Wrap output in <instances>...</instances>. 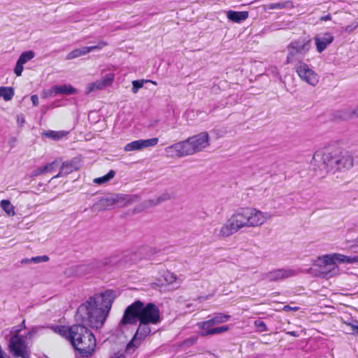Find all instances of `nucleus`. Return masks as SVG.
<instances>
[{
	"label": "nucleus",
	"mask_w": 358,
	"mask_h": 358,
	"mask_svg": "<svg viewBox=\"0 0 358 358\" xmlns=\"http://www.w3.org/2000/svg\"><path fill=\"white\" fill-rule=\"evenodd\" d=\"M117 297L116 292L107 289L105 292L90 296L77 309L76 319L81 324L73 325V336L71 345L80 356L89 357L92 355L96 345L92 329H101L108 316L112 304Z\"/></svg>",
	"instance_id": "nucleus-1"
},
{
	"label": "nucleus",
	"mask_w": 358,
	"mask_h": 358,
	"mask_svg": "<svg viewBox=\"0 0 358 358\" xmlns=\"http://www.w3.org/2000/svg\"><path fill=\"white\" fill-rule=\"evenodd\" d=\"M162 320L161 313L157 305L153 303L145 304L140 300H136L126 308L119 325H134L138 322L156 325L159 324Z\"/></svg>",
	"instance_id": "nucleus-2"
},
{
	"label": "nucleus",
	"mask_w": 358,
	"mask_h": 358,
	"mask_svg": "<svg viewBox=\"0 0 358 358\" xmlns=\"http://www.w3.org/2000/svg\"><path fill=\"white\" fill-rule=\"evenodd\" d=\"M210 136L203 131L189 137L185 141L174 143L166 148L167 152H174L178 157L194 155L209 146Z\"/></svg>",
	"instance_id": "nucleus-3"
},
{
	"label": "nucleus",
	"mask_w": 358,
	"mask_h": 358,
	"mask_svg": "<svg viewBox=\"0 0 358 358\" xmlns=\"http://www.w3.org/2000/svg\"><path fill=\"white\" fill-rule=\"evenodd\" d=\"M322 161L324 168L327 172L333 173L337 171H344L353 166L354 159L348 152L334 151L331 152H324L320 155L315 152L313 157L312 161H317V159ZM313 163V162H311Z\"/></svg>",
	"instance_id": "nucleus-4"
},
{
	"label": "nucleus",
	"mask_w": 358,
	"mask_h": 358,
	"mask_svg": "<svg viewBox=\"0 0 358 358\" xmlns=\"http://www.w3.org/2000/svg\"><path fill=\"white\" fill-rule=\"evenodd\" d=\"M230 217L238 229H241L243 227L260 226L270 219L271 215L255 208H243L236 210Z\"/></svg>",
	"instance_id": "nucleus-5"
},
{
	"label": "nucleus",
	"mask_w": 358,
	"mask_h": 358,
	"mask_svg": "<svg viewBox=\"0 0 358 358\" xmlns=\"http://www.w3.org/2000/svg\"><path fill=\"white\" fill-rule=\"evenodd\" d=\"M138 194H113L100 198L93 206L99 211L106 210L110 208H124L138 202Z\"/></svg>",
	"instance_id": "nucleus-6"
},
{
	"label": "nucleus",
	"mask_w": 358,
	"mask_h": 358,
	"mask_svg": "<svg viewBox=\"0 0 358 358\" xmlns=\"http://www.w3.org/2000/svg\"><path fill=\"white\" fill-rule=\"evenodd\" d=\"M320 266H323L322 273L323 277L332 276L338 269L337 263L355 264L358 263V256H347L339 253H333L324 255L318 260Z\"/></svg>",
	"instance_id": "nucleus-7"
},
{
	"label": "nucleus",
	"mask_w": 358,
	"mask_h": 358,
	"mask_svg": "<svg viewBox=\"0 0 358 358\" xmlns=\"http://www.w3.org/2000/svg\"><path fill=\"white\" fill-rule=\"evenodd\" d=\"M311 47V39L309 37H300L293 40L287 46V64H299L303 63V59Z\"/></svg>",
	"instance_id": "nucleus-8"
},
{
	"label": "nucleus",
	"mask_w": 358,
	"mask_h": 358,
	"mask_svg": "<svg viewBox=\"0 0 358 358\" xmlns=\"http://www.w3.org/2000/svg\"><path fill=\"white\" fill-rule=\"evenodd\" d=\"M138 326L137 329L131 338L127 343L125 348V352L131 355L141 345L142 342L148 337L151 333L150 325L151 324L138 322Z\"/></svg>",
	"instance_id": "nucleus-9"
},
{
	"label": "nucleus",
	"mask_w": 358,
	"mask_h": 358,
	"mask_svg": "<svg viewBox=\"0 0 358 358\" xmlns=\"http://www.w3.org/2000/svg\"><path fill=\"white\" fill-rule=\"evenodd\" d=\"M296 71L301 80L312 86L318 83L317 74L306 63H300L295 66Z\"/></svg>",
	"instance_id": "nucleus-10"
},
{
	"label": "nucleus",
	"mask_w": 358,
	"mask_h": 358,
	"mask_svg": "<svg viewBox=\"0 0 358 358\" xmlns=\"http://www.w3.org/2000/svg\"><path fill=\"white\" fill-rule=\"evenodd\" d=\"M27 343L22 336L12 335L8 343V350L15 357L22 356V352L27 350Z\"/></svg>",
	"instance_id": "nucleus-11"
},
{
	"label": "nucleus",
	"mask_w": 358,
	"mask_h": 358,
	"mask_svg": "<svg viewBox=\"0 0 358 358\" xmlns=\"http://www.w3.org/2000/svg\"><path fill=\"white\" fill-rule=\"evenodd\" d=\"M295 274V271L292 269H275L265 273L264 275V279L271 282L279 281L294 276Z\"/></svg>",
	"instance_id": "nucleus-12"
},
{
	"label": "nucleus",
	"mask_w": 358,
	"mask_h": 358,
	"mask_svg": "<svg viewBox=\"0 0 358 358\" xmlns=\"http://www.w3.org/2000/svg\"><path fill=\"white\" fill-rule=\"evenodd\" d=\"M81 166V160L79 157H74L71 160L64 162L59 173L52 178H57L59 176H67L71 173L78 171Z\"/></svg>",
	"instance_id": "nucleus-13"
},
{
	"label": "nucleus",
	"mask_w": 358,
	"mask_h": 358,
	"mask_svg": "<svg viewBox=\"0 0 358 358\" xmlns=\"http://www.w3.org/2000/svg\"><path fill=\"white\" fill-rule=\"evenodd\" d=\"M123 257V254L115 255L101 260L96 261L94 264L97 268L106 270V266L112 267L122 265L124 262Z\"/></svg>",
	"instance_id": "nucleus-14"
},
{
	"label": "nucleus",
	"mask_w": 358,
	"mask_h": 358,
	"mask_svg": "<svg viewBox=\"0 0 358 358\" xmlns=\"http://www.w3.org/2000/svg\"><path fill=\"white\" fill-rule=\"evenodd\" d=\"M107 45H108L107 42L100 41L96 45L88 46V47H82L80 48L75 49V50H72L71 52H70L67 55L66 59H72L74 58L79 57L85 55L93 50H101L103 48H104L105 46H106Z\"/></svg>",
	"instance_id": "nucleus-15"
},
{
	"label": "nucleus",
	"mask_w": 358,
	"mask_h": 358,
	"mask_svg": "<svg viewBox=\"0 0 358 358\" xmlns=\"http://www.w3.org/2000/svg\"><path fill=\"white\" fill-rule=\"evenodd\" d=\"M171 199V196L169 193L164 192L156 199L145 200L142 202L140 205L134 208V211L140 213L146 208H149L155 206L162 202L168 201Z\"/></svg>",
	"instance_id": "nucleus-16"
},
{
	"label": "nucleus",
	"mask_w": 358,
	"mask_h": 358,
	"mask_svg": "<svg viewBox=\"0 0 358 358\" xmlns=\"http://www.w3.org/2000/svg\"><path fill=\"white\" fill-rule=\"evenodd\" d=\"M231 318V315L224 314L222 313H217L214 315V316L206 321H203L201 322H199L197 326L199 329H208V327H212L214 325L222 324L227 322Z\"/></svg>",
	"instance_id": "nucleus-17"
},
{
	"label": "nucleus",
	"mask_w": 358,
	"mask_h": 358,
	"mask_svg": "<svg viewBox=\"0 0 358 358\" xmlns=\"http://www.w3.org/2000/svg\"><path fill=\"white\" fill-rule=\"evenodd\" d=\"M114 80V75L111 73L106 74L101 80H96L94 83H90L86 90V94L101 90L105 87L110 85Z\"/></svg>",
	"instance_id": "nucleus-18"
},
{
	"label": "nucleus",
	"mask_w": 358,
	"mask_h": 358,
	"mask_svg": "<svg viewBox=\"0 0 358 358\" xmlns=\"http://www.w3.org/2000/svg\"><path fill=\"white\" fill-rule=\"evenodd\" d=\"M334 39V36L329 32L324 34L322 36H316L315 41L317 50L319 52H323L327 45L333 42Z\"/></svg>",
	"instance_id": "nucleus-19"
},
{
	"label": "nucleus",
	"mask_w": 358,
	"mask_h": 358,
	"mask_svg": "<svg viewBox=\"0 0 358 358\" xmlns=\"http://www.w3.org/2000/svg\"><path fill=\"white\" fill-rule=\"evenodd\" d=\"M77 93V90L71 85H55L49 92L50 96H56L57 94L71 95Z\"/></svg>",
	"instance_id": "nucleus-20"
},
{
	"label": "nucleus",
	"mask_w": 358,
	"mask_h": 358,
	"mask_svg": "<svg viewBox=\"0 0 358 358\" xmlns=\"http://www.w3.org/2000/svg\"><path fill=\"white\" fill-rule=\"evenodd\" d=\"M238 228L230 217L227 220L224 224L220 228V235L222 237H229L238 231Z\"/></svg>",
	"instance_id": "nucleus-21"
},
{
	"label": "nucleus",
	"mask_w": 358,
	"mask_h": 358,
	"mask_svg": "<svg viewBox=\"0 0 358 358\" xmlns=\"http://www.w3.org/2000/svg\"><path fill=\"white\" fill-rule=\"evenodd\" d=\"M249 13L248 11H234V10H228L227 12V18L236 23H241V22L245 20L248 17Z\"/></svg>",
	"instance_id": "nucleus-22"
},
{
	"label": "nucleus",
	"mask_w": 358,
	"mask_h": 358,
	"mask_svg": "<svg viewBox=\"0 0 358 358\" xmlns=\"http://www.w3.org/2000/svg\"><path fill=\"white\" fill-rule=\"evenodd\" d=\"M229 329L228 325H224L218 327H208V329H201L202 331L199 332L201 336H206L208 335L220 334Z\"/></svg>",
	"instance_id": "nucleus-23"
},
{
	"label": "nucleus",
	"mask_w": 358,
	"mask_h": 358,
	"mask_svg": "<svg viewBox=\"0 0 358 358\" xmlns=\"http://www.w3.org/2000/svg\"><path fill=\"white\" fill-rule=\"evenodd\" d=\"M69 131L48 130L41 133L42 137L48 138L53 141H59L67 136Z\"/></svg>",
	"instance_id": "nucleus-24"
},
{
	"label": "nucleus",
	"mask_w": 358,
	"mask_h": 358,
	"mask_svg": "<svg viewBox=\"0 0 358 358\" xmlns=\"http://www.w3.org/2000/svg\"><path fill=\"white\" fill-rule=\"evenodd\" d=\"M54 331L64 338H67L70 342L73 336V326L67 327L66 326H56L53 327Z\"/></svg>",
	"instance_id": "nucleus-25"
},
{
	"label": "nucleus",
	"mask_w": 358,
	"mask_h": 358,
	"mask_svg": "<svg viewBox=\"0 0 358 358\" xmlns=\"http://www.w3.org/2000/svg\"><path fill=\"white\" fill-rule=\"evenodd\" d=\"M336 117L343 120H348L354 117H358V106L353 110L345 109L338 111Z\"/></svg>",
	"instance_id": "nucleus-26"
},
{
	"label": "nucleus",
	"mask_w": 358,
	"mask_h": 358,
	"mask_svg": "<svg viewBox=\"0 0 358 358\" xmlns=\"http://www.w3.org/2000/svg\"><path fill=\"white\" fill-rule=\"evenodd\" d=\"M341 321L343 324L349 327L346 331V334L355 335V331L358 329V321L351 317H342Z\"/></svg>",
	"instance_id": "nucleus-27"
},
{
	"label": "nucleus",
	"mask_w": 358,
	"mask_h": 358,
	"mask_svg": "<svg viewBox=\"0 0 358 358\" xmlns=\"http://www.w3.org/2000/svg\"><path fill=\"white\" fill-rule=\"evenodd\" d=\"M14 94L15 91L12 87L0 86V97H2L6 101L11 100Z\"/></svg>",
	"instance_id": "nucleus-28"
},
{
	"label": "nucleus",
	"mask_w": 358,
	"mask_h": 358,
	"mask_svg": "<svg viewBox=\"0 0 358 358\" xmlns=\"http://www.w3.org/2000/svg\"><path fill=\"white\" fill-rule=\"evenodd\" d=\"M0 206L5 211L7 215L14 216L15 215V207L11 204L9 200H1L0 202Z\"/></svg>",
	"instance_id": "nucleus-29"
},
{
	"label": "nucleus",
	"mask_w": 358,
	"mask_h": 358,
	"mask_svg": "<svg viewBox=\"0 0 358 358\" xmlns=\"http://www.w3.org/2000/svg\"><path fill=\"white\" fill-rule=\"evenodd\" d=\"M293 7V3L291 1L271 3L268 6L270 9H282L285 8H292Z\"/></svg>",
	"instance_id": "nucleus-30"
},
{
	"label": "nucleus",
	"mask_w": 358,
	"mask_h": 358,
	"mask_svg": "<svg viewBox=\"0 0 358 358\" xmlns=\"http://www.w3.org/2000/svg\"><path fill=\"white\" fill-rule=\"evenodd\" d=\"M35 56V53L32 50L23 52L18 58V61L24 64L28 61L32 59Z\"/></svg>",
	"instance_id": "nucleus-31"
},
{
	"label": "nucleus",
	"mask_w": 358,
	"mask_h": 358,
	"mask_svg": "<svg viewBox=\"0 0 358 358\" xmlns=\"http://www.w3.org/2000/svg\"><path fill=\"white\" fill-rule=\"evenodd\" d=\"M139 141H140L141 149H143L144 148L155 146L158 143L159 139H158V138H152L145 139V140L140 139Z\"/></svg>",
	"instance_id": "nucleus-32"
},
{
	"label": "nucleus",
	"mask_w": 358,
	"mask_h": 358,
	"mask_svg": "<svg viewBox=\"0 0 358 358\" xmlns=\"http://www.w3.org/2000/svg\"><path fill=\"white\" fill-rule=\"evenodd\" d=\"M124 150L127 152L136 151L141 150V143L139 140L134 141L129 143H127L124 146Z\"/></svg>",
	"instance_id": "nucleus-33"
},
{
	"label": "nucleus",
	"mask_w": 358,
	"mask_h": 358,
	"mask_svg": "<svg viewBox=\"0 0 358 358\" xmlns=\"http://www.w3.org/2000/svg\"><path fill=\"white\" fill-rule=\"evenodd\" d=\"M155 253V250L149 246L143 247L140 250V254L143 255V258L150 259Z\"/></svg>",
	"instance_id": "nucleus-34"
},
{
	"label": "nucleus",
	"mask_w": 358,
	"mask_h": 358,
	"mask_svg": "<svg viewBox=\"0 0 358 358\" xmlns=\"http://www.w3.org/2000/svg\"><path fill=\"white\" fill-rule=\"evenodd\" d=\"M149 82V80H136L132 82V89L131 91L133 93L136 94L140 88L143 87L145 83Z\"/></svg>",
	"instance_id": "nucleus-35"
},
{
	"label": "nucleus",
	"mask_w": 358,
	"mask_h": 358,
	"mask_svg": "<svg viewBox=\"0 0 358 358\" xmlns=\"http://www.w3.org/2000/svg\"><path fill=\"white\" fill-rule=\"evenodd\" d=\"M198 340V337L194 336L185 339L180 344V347L189 348L194 345Z\"/></svg>",
	"instance_id": "nucleus-36"
},
{
	"label": "nucleus",
	"mask_w": 358,
	"mask_h": 358,
	"mask_svg": "<svg viewBox=\"0 0 358 358\" xmlns=\"http://www.w3.org/2000/svg\"><path fill=\"white\" fill-rule=\"evenodd\" d=\"M255 327L259 332L267 331L268 329L264 322L261 320H257L254 322Z\"/></svg>",
	"instance_id": "nucleus-37"
},
{
	"label": "nucleus",
	"mask_w": 358,
	"mask_h": 358,
	"mask_svg": "<svg viewBox=\"0 0 358 358\" xmlns=\"http://www.w3.org/2000/svg\"><path fill=\"white\" fill-rule=\"evenodd\" d=\"M58 166V163L57 160H55L50 163H48L45 165L43 166V170L45 173H50L52 172L56 167Z\"/></svg>",
	"instance_id": "nucleus-38"
},
{
	"label": "nucleus",
	"mask_w": 358,
	"mask_h": 358,
	"mask_svg": "<svg viewBox=\"0 0 358 358\" xmlns=\"http://www.w3.org/2000/svg\"><path fill=\"white\" fill-rule=\"evenodd\" d=\"M25 328H26V326H25V320H24L21 324H20L19 325H17V326L13 327L12 328V329H11L10 333H11L13 335H20V331H21L23 329H25Z\"/></svg>",
	"instance_id": "nucleus-39"
},
{
	"label": "nucleus",
	"mask_w": 358,
	"mask_h": 358,
	"mask_svg": "<svg viewBox=\"0 0 358 358\" xmlns=\"http://www.w3.org/2000/svg\"><path fill=\"white\" fill-rule=\"evenodd\" d=\"M164 277L165 281L169 284L173 283V282L176 281V280L177 278L176 275L174 273H170L169 271H167L164 273Z\"/></svg>",
	"instance_id": "nucleus-40"
},
{
	"label": "nucleus",
	"mask_w": 358,
	"mask_h": 358,
	"mask_svg": "<svg viewBox=\"0 0 358 358\" xmlns=\"http://www.w3.org/2000/svg\"><path fill=\"white\" fill-rule=\"evenodd\" d=\"M49 260V257L47 255L37 256L31 258L32 263L38 264L41 262H46Z\"/></svg>",
	"instance_id": "nucleus-41"
},
{
	"label": "nucleus",
	"mask_w": 358,
	"mask_h": 358,
	"mask_svg": "<svg viewBox=\"0 0 358 358\" xmlns=\"http://www.w3.org/2000/svg\"><path fill=\"white\" fill-rule=\"evenodd\" d=\"M24 69L23 64L20 62L18 60L16 62L15 67L14 69V72L17 76H20L22 75V71Z\"/></svg>",
	"instance_id": "nucleus-42"
},
{
	"label": "nucleus",
	"mask_w": 358,
	"mask_h": 358,
	"mask_svg": "<svg viewBox=\"0 0 358 358\" xmlns=\"http://www.w3.org/2000/svg\"><path fill=\"white\" fill-rule=\"evenodd\" d=\"M38 329V327H34L29 331H28L24 336H22L24 340L31 339L37 333Z\"/></svg>",
	"instance_id": "nucleus-43"
},
{
	"label": "nucleus",
	"mask_w": 358,
	"mask_h": 358,
	"mask_svg": "<svg viewBox=\"0 0 358 358\" xmlns=\"http://www.w3.org/2000/svg\"><path fill=\"white\" fill-rule=\"evenodd\" d=\"M44 173H45L43 170V167L40 166L31 171V176L34 177V176H37L42 175Z\"/></svg>",
	"instance_id": "nucleus-44"
},
{
	"label": "nucleus",
	"mask_w": 358,
	"mask_h": 358,
	"mask_svg": "<svg viewBox=\"0 0 358 358\" xmlns=\"http://www.w3.org/2000/svg\"><path fill=\"white\" fill-rule=\"evenodd\" d=\"M358 27V23L357 22H353L351 24H349L345 27V32L350 33L353 31L355 29H356Z\"/></svg>",
	"instance_id": "nucleus-45"
},
{
	"label": "nucleus",
	"mask_w": 358,
	"mask_h": 358,
	"mask_svg": "<svg viewBox=\"0 0 358 358\" xmlns=\"http://www.w3.org/2000/svg\"><path fill=\"white\" fill-rule=\"evenodd\" d=\"M126 354L127 353L126 352ZM110 358H126L125 351L124 352L120 351L114 352L110 355Z\"/></svg>",
	"instance_id": "nucleus-46"
},
{
	"label": "nucleus",
	"mask_w": 358,
	"mask_h": 358,
	"mask_svg": "<svg viewBox=\"0 0 358 358\" xmlns=\"http://www.w3.org/2000/svg\"><path fill=\"white\" fill-rule=\"evenodd\" d=\"M17 142V138L15 136H11L8 141V145L11 148H13L16 145V143Z\"/></svg>",
	"instance_id": "nucleus-47"
},
{
	"label": "nucleus",
	"mask_w": 358,
	"mask_h": 358,
	"mask_svg": "<svg viewBox=\"0 0 358 358\" xmlns=\"http://www.w3.org/2000/svg\"><path fill=\"white\" fill-rule=\"evenodd\" d=\"M106 182H108V180L106 178V176H103L99 177V178H96L94 180V182L99 184V185H101Z\"/></svg>",
	"instance_id": "nucleus-48"
},
{
	"label": "nucleus",
	"mask_w": 358,
	"mask_h": 358,
	"mask_svg": "<svg viewBox=\"0 0 358 358\" xmlns=\"http://www.w3.org/2000/svg\"><path fill=\"white\" fill-rule=\"evenodd\" d=\"M17 122L20 127L23 126L24 123L25 122L24 117L23 116V115H17Z\"/></svg>",
	"instance_id": "nucleus-49"
},
{
	"label": "nucleus",
	"mask_w": 358,
	"mask_h": 358,
	"mask_svg": "<svg viewBox=\"0 0 358 358\" xmlns=\"http://www.w3.org/2000/svg\"><path fill=\"white\" fill-rule=\"evenodd\" d=\"M299 308L297 306L292 307L289 305L285 306L282 308V310L284 311H289V310L297 311V310H299Z\"/></svg>",
	"instance_id": "nucleus-50"
},
{
	"label": "nucleus",
	"mask_w": 358,
	"mask_h": 358,
	"mask_svg": "<svg viewBox=\"0 0 358 358\" xmlns=\"http://www.w3.org/2000/svg\"><path fill=\"white\" fill-rule=\"evenodd\" d=\"M31 100L34 106H37L38 105V97L37 95L34 94L31 96Z\"/></svg>",
	"instance_id": "nucleus-51"
},
{
	"label": "nucleus",
	"mask_w": 358,
	"mask_h": 358,
	"mask_svg": "<svg viewBox=\"0 0 358 358\" xmlns=\"http://www.w3.org/2000/svg\"><path fill=\"white\" fill-rule=\"evenodd\" d=\"M115 175V171H113V170H110L107 174H106V177L108 180V181H109L110 179H112Z\"/></svg>",
	"instance_id": "nucleus-52"
},
{
	"label": "nucleus",
	"mask_w": 358,
	"mask_h": 358,
	"mask_svg": "<svg viewBox=\"0 0 358 358\" xmlns=\"http://www.w3.org/2000/svg\"><path fill=\"white\" fill-rule=\"evenodd\" d=\"M331 19V14H328L327 15H324V16H322L320 17V20L321 21H327V20H330Z\"/></svg>",
	"instance_id": "nucleus-53"
},
{
	"label": "nucleus",
	"mask_w": 358,
	"mask_h": 358,
	"mask_svg": "<svg viewBox=\"0 0 358 358\" xmlns=\"http://www.w3.org/2000/svg\"><path fill=\"white\" fill-rule=\"evenodd\" d=\"M22 264L32 263L31 259L24 258L21 260Z\"/></svg>",
	"instance_id": "nucleus-54"
},
{
	"label": "nucleus",
	"mask_w": 358,
	"mask_h": 358,
	"mask_svg": "<svg viewBox=\"0 0 358 358\" xmlns=\"http://www.w3.org/2000/svg\"><path fill=\"white\" fill-rule=\"evenodd\" d=\"M22 356H20L19 357H22V358H29V354L27 353V350L26 351H24V352H22Z\"/></svg>",
	"instance_id": "nucleus-55"
},
{
	"label": "nucleus",
	"mask_w": 358,
	"mask_h": 358,
	"mask_svg": "<svg viewBox=\"0 0 358 358\" xmlns=\"http://www.w3.org/2000/svg\"><path fill=\"white\" fill-rule=\"evenodd\" d=\"M289 334L290 335H292V336H296V334H295V332H294V331L289 332Z\"/></svg>",
	"instance_id": "nucleus-56"
}]
</instances>
